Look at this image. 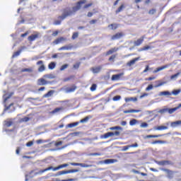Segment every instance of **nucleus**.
<instances>
[{
    "mask_svg": "<svg viewBox=\"0 0 181 181\" xmlns=\"http://www.w3.org/2000/svg\"><path fill=\"white\" fill-rule=\"evenodd\" d=\"M124 101L126 103H129L130 101H138L137 98H125Z\"/></svg>",
    "mask_w": 181,
    "mask_h": 181,
    "instance_id": "nucleus-31",
    "label": "nucleus"
},
{
    "mask_svg": "<svg viewBox=\"0 0 181 181\" xmlns=\"http://www.w3.org/2000/svg\"><path fill=\"white\" fill-rule=\"evenodd\" d=\"M115 162H117V160H115V159H107V160H105V163H106L107 165H108L110 163H115Z\"/></svg>",
    "mask_w": 181,
    "mask_h": 181,
    "instance_id": "nucleus-34",
    "label": "nucleus"
},
{
    "mask_svg": "<svg viewBox=\"0 0 181 181\" xmlns=\"http://www.w3.org/2000/svg\"><path fill=\"white\" fill-rule=\"evenodd\" d=\"M88 119H90V117H88V116L86 117L85 118L81 119L79 122V124H84V122H88Z\"/></svg>",
    "mask_w": 181,
    "mask_h": 181,
    "instance_id": "nucleus-35",
    "label": "nucleus"
},
{
    "mask_svg": "<svg viewBox=\"0 0 181 181\" xmlns=\"http://www.w3.org/2000/svg\"><path fill=\"white\" fill-rule=\"evenodd\" d=\"M40 37V33H36L35 34H33L28 37V42H35L36 39H39Z\"/></svg>",
    "mask_w": 181,
    "mask_h": 181,
    "instance_id": "nucleus-6",
    "label": "nucleus"
},
{
    "mask_svg": "<svg viewBox=\"0 0 181 181\" xmlns=\"http://www.w3.org/2000/svg\"><path fill=\"white\" fill-rule=\"evenodd\" d=\"M131 112H141V110H124V114H129Z\"/></svg>",
    "mask_w": 181,
    "mask_h": 181,
    "instance_id": "nucleus-29",
    "label": "nucleus"
},
{
    "mask_svg": "<svg viewBox=\"0 0 181 181\" xmlns=\"http://www.w3.org/2000/svg\"><path fill=\"white\" fill-rule=\"evenodd\" d=\"M136 124H138V120L136 119H132L129 122V125H131V127H134V125H136Z\"/></svg>",
    "mask_w": 181,
    "mask_h": 181,
    "instance_id": "nucleus-33",
    "label": "nucleus"
},
{
    "mask_svg": "<svg viewBox=\"0 0 181 181\" xmlns=\"http://www.w3.org/2000/svg\"><path fill=\"white\" fill-rule=\"evenodd\" d=\"M124 36V33H117L111 37L112 40H118V39H121Z\"/></svg>",
    "mask_w": 181,
    "mask_h": 181,
    "instance_id": "nucleus-11",
    "label": "nucleus"
},
{
    "mask_svg": "<svg viewBox=\"0 0 181 181\" xmlns=\"http://www.w3.org/2000/svg\"><path fill=\"white\" fill-rule=\"evenodd\" d=\"M144 39H145V37H141L139 38L137 40L134 41V46H136V47L141 46V45L142 43H144Z\"/></svg>",
    "mask_w": 181,
    "mask_h": 181,
    "instance_id": "nucleus-15",
    "label": "nucleus"
},
{
    "mask_svg": "<svg viewBox=\"0 0 181 181\" xmlns=\"http://www.w3.org/2000/svg\"><path fill=\"white\" fill-rule=\"evenodd\" d=\"M139 60H141V57H136V58L130 60L129 62H128L127 63V66L128 67H131L132 66H134V64H135L136 63V62H139Z\"/></svg>",
    "mask_w": 181,
    "mask_h": 181,
    "instance_id": "nucleus-10",
    "label": "nucleus"
},
{
    "mask_svg": "<svg viewBox=\"0 0 181 181\" xmlns=\"http://www.w3.org/2000/svg\"><path fill=\"white\" fill-rule=\"evenodd\" d=\"M108 28H110L112 30H115V29H118V24H110L108 25Z\"/></svg>",
    "mask_w": 181,
    "mask_h": 181,
    "instance_id": "nucleus-32",
    "label": "nucleus"
},
{
    "mask_svg": "<svg viewBox=\"0 0 181 181\" xmlns=\"http://www.w3.org/2000/svg\"><path fill=\"white\" fill-rule=\"evenodd\" d=\"M54 93V90H49L45 95V97H51V95H53V93Z\"/></svg>",
    "mask_w": 181,
    "mask_h": 181,
    "instance_id": "nucleus-41",
    "label": "nucleus"
},
{
    "mask_svg": "<svg viewBox=\"0 0 181 181\" xmlns=\"http://www.w3.org/2000/svg\"><path fill=\"white\" fill-rule=\"evenodd\" d=\"M148 125V123H146V122H142V123L141 124L140 127H141V128H147Z\"/></svg>",
    "mask_w": 181,
    "mask_h": 181,
    "instance_id": "nucleus-54",
    "label": "nucleus"
},
{
    "mask_svg": "<svg viewBox=\"0 0 181 181\" xmlns=\"http://www.w3.org/2000/svg\"><path fill=\"white\" fill-rule=\"evenodd\" d=\"M160 95H172V93L169 91L160 92Z\"/></svg>",
    "mask_w": 181,
    "mask_h": 181,
    "instance_id": "nucleus-40",
    "label": "nucleus"
},
{
    "mask_svg": "<svg viewBox=\"0 0 181 181\" xmlns=\"http://www.w3.org/2000/svg\"><path fill=\"white\" fill-rule=\"evenodd\" d=\"M13 122H12L11 120L4 121L5 127H11V125H13Z\"/></svg>",
    "mask_w": 181,
    "mask_h": 181,
    "instance_id": "nucleus-30",
    "label": "nucleus"
},
{
    "mask_svg": "<svg viewBox=\"0 0 181 181\" xmlns=\"http://www.w3.org/2000/svg\"><path fill=\"white\" fill-rule=\"evenodd\" d=\"M29 119H30V118L25 117L22 119V121H23V122H28V121H29Z\"/></svg>",
    "mask_w": 181,
    "mask_h": 181,
    "instance_id": "nucleus-59",
    "label": "nucleus"
},
{
    "mask_svg": "<svg viewBox=\"0 0 181 181\" xmlns=\"http://www.w3.org/2000/svg\"><path fill=\"white\" fill-rule=\"evenodd\" d=\"M157 163L160 166H166V165H172V162L170 160H160L158 161Z\"/></svg>",
    "mask_w": 181,
    "mask_h": 181,
    "instance_id": "nucleus-16",
    "label": "nucleus"
},
{
    "mask_svg": "<svg viewBox=\"0 0 181 181\" xmlns=\"http://www.w3.org/2000/svg\"><path fill=\"white\" fill-rule=\"evenodd\" d=\"M21 52H22V49L14 52L13 54V57H17V56H19V54H21Z\"/></svg>",
    "mask_w": 181,
    "mask_h": 181,
    "instance_id": "nucleus-48",
    "label": "nucleus"
},
{
    "mask_svg": "<svg viewBox=\"0 0 181 181\" xmlns=\"http://www.w3.org/2000/svg\"><path fill=\"white\" fill-rule=\"evenodd\" d=\"M114 135H116V136H118L119 135V132L116 131L115 132H107L103 134V138H104V139H107V138H110V136H114Z\"/></svg>",
    "mask_w": 181,
    "mask_h": 181,
    "instance_id": "nucleus-5",
    "label": "nucleus"
},
{
    "mask_svg": "<svg viewBox=\"0 0 181 181\" xmlns=\"http://www.w3.org/2000/svg\"><path fill=\"white\" fill-rule=\"evenodd\" d=\"M156 144H160V145H162L163 144H166V141H162V140H155V141L151 142V145H156Z\"/></svg>",
    "mask_w": 181,
    "mask_h": 181,
    "instance_id": "nucleus-26",
    "label": "nucleus"
},
{
    "mask_svg": "<svg viewBox=\"0 0 181 181\" xmlns=\"http://www.w3.org/2000/svg\"><path fill=\"white\" fill-rule=\"evenodd\" d=\"M97 22V20L95 19H93V20H91L89 23L90 25H94V23H95Z\"/></svg>",
    "mask_w": 181,
    "mask_h": 181,
    "instance_id": "nucleus-62",
    "label": "nucleus"
},
{
    "mask_svg": "<svg viewBox=\"0 0 181 181\" xmlns=\"http://www.w3.org/2000/svg\"><path fill=\"white\" fill-rule=\"evenodd\" d=\"M156 13V10L155 8H151L148 11L149 15H155Z\"/></svg>",
    "mask_w": 181,
    "mask_h": 181,
    "instance_id": "nucleus-44",
    "label": "nucleus"
},
{
    "mask_svg": "<svg viewBox=\"0 0 181 181\" xmlns=\"http://www.w3.org/2000/svg\"><path fill=\"white\" fill-rule=\"evenodd\" d=\"M125 9V5L124 4H121L119 7L115 11V13L118 14L119 12H122Z\"/></svg>",
    "mask_w": 181,
    "mask_h": 181,
    "instance_id": "nucleus-25",
    "label": "nucleus"
},
{
    "mask_svg": "<svg viewBox=\"0 0 181 181\" xmlns=\"http://www.w3.org/2000/svg\"><path fill=\"white\" fill-rule=\"evenodd\" d=\"M33 145V141H29L26 144V146H32Z\"/></svg>",
    "mask_w": 181,
    "mask_h": 181,
    "instance_id": "nucleus-63",
    "label": "nucleus"
},
{
    "mask_svg": "<svg viewBox=\"0 0 181 181\" xmlns=\"http://www.w3.org/2000/svg\"><path fill=\"white\" fill-rule=\"evenodd\" d=\"M79 124L80 122H78L70 123L66 125V128H74V127H77V125H78Z\"/></svg>",
    "mask_w": 181,
    "mask_h": 181,
    "instance_id": "nucleus-28",
    "label": "nucleus"
},
{
    "mask_svg": "<svg viewBox=\"0 0 181 181\" xmlns=\"http://www.w3.org/2000/svg\"><path fill=\"white\" fill-rule=\"evenodd\" d=\"M160 136H163V134H156V135L149 134V135L146 136L145 138H146V139H149V138H160Z\"/></svg>",
    "mask_w": 181,
    "mask_h": 181,
    "instance_id": "nucleus-27",
    "label": "nucleus"
},
{
    "mask_svg": "<svg viewBox=\"0 0 181 181\" xmlns=\"http://www.w3.org/2000/svg\"><path fill=\"white\" fill-rule=\"evenodd\" d=\"M155 78H156V77L151 76V77H148V78H146V81H152V80H155Z\"/></svg>",
    "mask_w": 181,
    "mask_h": 181,
    "instance_id": "nucleus-57",
    "label": "nucleus"
},
{
    "mask_svg": "<svg viewBox=\"0 0 181 181\" xmlns=\"http://www.w3.org/2000/svg\"><path fill=\"white\" fill-rule=\"evenodd\" d=\"M102 69H103L102 66H97V67L92 68L91 70L93 73H94V74H97L101 71Z\"/></svg>",
    "mask_w": 181,
    "mask_h": 181,
    "instance_id": "nucleus-19",
    "label": "nucleus"
},
{
    "mask_svg": "<svg viewBox=\"0 0 181 181\" xmlns=\"http://www.w3.org/2000/svg\"><path fill=\"white\" fill-rule=\"evenodd\" d=\"M180 107H181V103L179 104L178 107H173V108L168 109V112L169 114H173V112H175V111H177Z\"/></svg>",
    "mask_w": 181,
    "mask_h": 181,
    "instance_id": "nucleus-20",
    "label": "nucleus"
},
{
    "mask_svg": "<svg viewBox=\"0 0 181 181\" xmlns=\"http://www.w3.org/2000/svg\"><path fill=\"white\" fill-rule=\"evenodd\" d=\"M115 52H118V48H112L106 52V56H110V54H112V53H115Z\"/></svg>",
    "mask_w": 181,
    "mask_h": 181,
    "instance_id": "nucleus-24",
    "label": "nucleus"
},
{
    "mask_svg": "<svg viewBox=\"0 0 181 181\" xmlns=\"http://www.w3.org/2000/svg\"><path fill=\"white\" fill-rule=\"evenodd\" d=\"M169 67V65H164L160 67L156 68L153 73L156 74L158 73V71H161V70H165V69H168Z\"/></svg>",
    "mask_w": 181,
    "mask_h": 181,
    "instance_id": "nucleus-18",
    "label": "nucleus"
},
{
    "mask_svg": "<svg viewBox=\"0 0 181 181\" xmlns=\"http://www.w3.org/2000/svg\"><path fill=\"white\" fill-rule=\"evenodd\" d=\"M87 2L86 0H80L76 3V6L72 8V10L70 8H66L63 10V13L62 16L58 17V19L54 22V25H61L62 21H64L66 18H69V16H72L74 15L76 12L80 11L81 9V6Z\"/></svg>",
    "mask_w": 181,
    "mask_h": 181,
    "instance_id": "nucleus-1",
    "label": "nucleus"
},
{
    "mask_svg": "<svg viewBox=\"0 0 181 181\" xmlns=\"http://www.w3.org/2000/svg\"><path fill=\"white\" fill-rule=\"evenodd\" d=\"M160 170L163 172H165L167 173V177L168 179H172L175 175V171L169 170L168 168H160Z\"/></svg>",
    "mask_w": 181,
    "mask_h": 181,
    "instance_id": "nucleus-3",
    "label": "nucleus"
},
{
    "mask_svg": "<svg viewBox=\"0 0 181 181\" xmlns=\"http://www.w3.org/2000/svg\"><path fill=\"white\" fill-rule=\"evenodd\" d=\"M71 165V166H81V168H88V165L86 163H64L59 165L57 167L53 168L52 166L48 167L44 170H41L39 171V173L42 175V173H45V172H47L48 170H53L54 172H56V170H59V169H63L64 168H67Z\"/></svg>",
    "mask_w": 181,
    "mask_h": 181,
    "instance_id": "nucleus-2",
    "label": "nucleus"
},
{
    "mask_svg": "<svg viewBox=\"0 0 181 181\" xmlns=\"http://www.w3.org/2000/svg\"><path fill=\"white\" fill-rule=\"evenodd\" d=\"M90 6H93V3H89L83 6V9H88Z\"/></svg>",
    "mask_w": 181,
    "mask_h": 181,
    "instance_id": "nucleus-50",
    "label": "nucleus"
},
{
    "mask_svg": "<svg viewBox=\"0 0 181 181\" xmlns=\"http://www.w3.org/2000/svg\"><path fill=\"white\" fill-rule=\"evenodd\" d=\"M8 110H10L8 112H13V111L15 110V107H13V103H11L8 106H7L5 108L6 111H8Z\"/></svg>",
    "mask_w": 181,
    "mask_h": 181,
    "instance_id": "nucleus-22",
    "label": "nucleus"
},
{
    "mask_svg": "<svg viewBox=\"0 0 181 181\" xmlns=\"http://www.w3.org/2000/svg\"><path fill=\"white\" fill-rule=\"evenodd\" d=\"M37 66H40L38 68V71H40V73H42V71H45V70H46L43 61H38L37 62Z\"/></svg>",
    "mask_w": 181,
    "mask_h": 181,
    "instance_id": "nucleus-9",
    "label": "nucleus"
},
{
    "mask_svg": "<svg viewBox=\"0 0 181 181\" xmlns=\"http://www.w3.org/2000/svg\"><path fill=\"white\" fill-rule=\"evenodd\" d=\"M180 125H181V120H177V121H175V122H173L170 124V126L173 128H176V127H179Z\"/></svg>",
    "mask_w": 181,
    "mask_h": 181,
    "instance_id": "nucleus-23",
    "label": "nucleus"
},
{
    "mask_svg": "<svg viewBox=\"0 0 181 181\" xmlns=\"http://www.w3.org/2000/svg\"><path fill=\"white\" fill-rule=\"evenodd\" d=\"M157 131H162V129H168V127L166 126H158L155 128Z\"/></svg>",
    "mask_w": 181,
    "mask_h": 181,
    "instance_id": "nucleus-38",
    "label": "nucleus"
},
{
    "mask_svg": "<svg viewBox=\"0 0 181 181\" xmlns=\"http://www.w3.org/2000/svg\"><path fill=\"white\" fill-rule=\"evenodd\" d=\"M72 49H73V45H69L59 47L58 50L60 52L62 50H71Z\"/></svg>",
    "mask_w": 181,
    "mask_h": 181,
    "instance_id": "nucleus-17",
    "label": "nucleus"
},
{
    "mask_svg": "<svg viewBox=\"0 0 181 181\" xmlns=\"http://www.w3.org/2000/svg\"><path fill=\"white\" fill-rule=\"evenodd\" d=\"M115 57H117L116 54L112 55L109 58V62H114V60H115Z\"/></svg>",
    "mask_w": 181,
    "mask_h": 181,
    "instance_id": "nucleus-52",
    "label": "nucleus"
},
{
    "mask_svg": "<svg viewBox=\"0 0 181 181\" xmlns=\"http://www.w3.org/2000/svg\"><path fill=\"white\" fill-rule=\"evenodd\" d=\"M77 90V86L76 85H72L71 87H68L65 89L66 93H74Z\"/></svg>",
    "mask_w": 181,
    "mask_h": 181,
    "instance_id": "nucleus-13",
    "label": "nucleus"
},
{
    "mask_svg": "<svg viewBox=\"0 0 181 181\" xmlns=\"http://www.w3.org/2000/svg\"><path fill=\"white\" fill-rule=\"evenodd\" d=\"M180 75V72H177V74L172 75L170 76V78H171V80H173V78H176V77H177Z\"/></svg>",
    "mask_w": 181,
    "mask_h": 181,
    "instance_id": "nucleus-51",
    "label": "nucleus"
},
{
    "mask_svg": "<svg viewBox=\"0 0 181 181\" xmlns=\"http://www.w3.org/2000/svg\"><path fill=\"white\" fill-rule=\"evenodd\" d=\"M181 90L180 89H177V90H174L171 92V94H173V95H178L179 94H180Z\"/></svg>",
    "mask_w": 181,
    "mask_h": 181,
    "instance_id": "nucleus-37",
    "label": "nucleus"
},
{
    "mask_svg": "<svg viewBox=\"0 0 181 181\" xmlns=\"http://www.w3.org/2000/svg\"><path fill=\"white\" fill-rule=\"evenodd\" d=\"M122 76H124V72L114 74L112 76L111 80L112 81H118L122 77Z\"/></svg>",
    "mask_w": 181,
    "mask_h": 181,
    "instance_id": "nucleus-8",
    "label": "nucleus"
},
{
    "mask_svg": "<svg viewBox=\"0 0 181 181\" xmlns=\"http://www.w3.org/2000/svg\"><path fill=\"white\" fill-rule=\"evenodd\" d=\"M166 82H161L160 81H158V83L157 85L155 86L156 88H158V87H160L162 86H163V84H165Z\"/></svg>",
    "mask_w": 181,
    "mask_h": 181,
    "instance_id": "nucleus-45",
    "label": "nucleus"
},
{
    "mask_svg": "<svg viewBox=\"0 0 181 181\" xmlns=\"http://www.w3.org/2000/svg\"><path fill=\"white\" fill-rule=\"evenodd\" d=\"M28 35H29V31H27L25 33L21 34V37H25L28 36Z\"/></svg>",
    "mask_w": 181,
    "mask_h": 181,
    "instance_id": "nucleus-60",
    "label": "nucleus"
},
{
    "mask_svg": "<svg viewBox=\"0 0 181 181\" xmlns=\"http://www.w3.org/2000/svg\"><path fill=\"white\" fill-rule=\"evenodd\" d=\"M110 131H114V129H121V127L119 126H116V127H112L110 128Z\"/></svg>",
    "mask_w": 181,
    "mask_h": 181,
    "instance_id": "nucleus-55",
    "label": "nucleus"
},
{
    "mask_svg": "<svg viewBox=\"0 0 181 181\" xmlns=\"http://www.w3.org/2000/svg\"><path fill=\"white\" fill-rule=\"evenodd\" d=\"M78 172V170L77 169H72V170H62L59 171L58 173V175L61 176L62 175H67L68 173H77Z\"/></svg>",
    "mask_w": 181,
    "mask_h": 181,
    "instance_id": "nucleus-7",
    "label": "nucleus"
},
{
    "mask_svg": "<svg viewBox=\"0 0 181 181\" xmlns=\"http://www.w3.org/2000/svg\"><path fill=\"white\" fill-rule=\"evenodd\" d=\"M77 37H78V32L74 33L72 35L71 39L74 40V39H77Z\"/></svg>",
    "mask_w": 181,
    "mask_h": 181,
    "instance_id": "nucleus-43",
    "label": "nucleus"
},
{
    "mask_svg": "<svg viewBox=\"0 0 181 181\" xmlns=\"http://www.w3.org/2000/svg\"><path fill=\"white\" fill-rule=\"evenodd\" d=\"M37 86H46V84H49V81H46L43 78H41L37 80Z\"/></svg>",
    "mask_w": 181,
    "mask_h": 181,
    "instance_id": "nucleus-12",
    "label": "nucleus"
},
{
    "mask_svg": "<svg viewBox=\"0 0 181 181\" xmlns=\"http://www.w3.org/2000/svg\"><path fill=\"white\" fill-rule=\"evenodd\" d=\"M152 88H153V85H148V87L146 88V91H149L150 90H152Z\"/></svg>",
    "mask_w": 181,
    "mask_h": 181,
    "instance_id": "nucleus-56",
    "label": "nucleus"
},
{
    "mask_svg": "<svg viewBox=\"0 0 181 181\" xmlns=\"http://www.w3.org/2000/svg\"><path fill=\"white\" fill-rule=\"evenodd\" d=\"M149 49H151V46L147 45V46H145V47L141 48L140 49H139V52H144L145 50H149Z\"/></svg>",
    "mask_w": 181,
    "mask_h": 181,
    "instance_id": "nucleus-39",
    "label": "nucleus"
},
{
    "mask_svg": "<svg viewBox=\"0 0 181 181\" xmlns=\"http://www.w3.org/2000/svg\"><path fill=\"white\" fill-rule=\"evenodd\" d=\"M160 114H165V112H168V108L161 109L160 110Z\"/></svg>",
    "mask_w": 181,
    "mask_h": 181,
    "instance_id": "nucleus-58",
    "label": "nucleus"
},
{
    "mask_svg": "<svg viewBox=\"0 0 181 181\" xmlns=\"http://www.w3.org/2000/svg\"><path fill=\"white\" fill-rule=\"evenodd\" d=\"M21 73H33V68H24L21 70Z\"/></svg>",
    "mask_w": 181,
    "mask_h": 181,
    "instance_id": "nucleus-21",
    "label": "nucleus"
},
{
    "mask_svg": "<svg viewBox=\"0 0 181 181\" xmlns=\"http://www.w3.org/2000/svg\"><path fill=\"white\" fill-rule=\"evenodd\" d=\"M90 89V91H95V90H97V85L95 83H93Z\"/></svg>",
    "mask_w": 181,
    "mask_h": 181,
    "instance_id": "nucleus-47",
    "label": "nucleus"
},
{
    "mask_svg": "<svg viewBox=\"0 0 181 181\" xmlns=\"http://www.w3.org/2000/svg\"><path fill=\"white\" fill-rule=\"evenodd\" d=\"M112 100H113V101H119V100H121V96L116 95V96L113 97Z\"/></svg>",
    "mask_w": 181,
    "mask_h": 181,
    "instance_id": "nucleus-49",
    "label": "nucleus"
},
{
    "mask_svg": "<svg viewBox=\"0 0 181 181\" xmlns=\"http://www.w3.org/2000/svg\"><path fill=\"white\" fill-rule=\"evenodd\" d=\"M54 67H56V63L55 62H51L48 65V69H49V70H53V69H54Z\"/></svg>",
    "mask_w": 181,
    "mask_h": 181,
    "instance_id": "nucleus-36",
    "label": "nucleus"
},
{
    "mask_svg": "<svg viewBox=\"0 0 181 181\" xmlns=\"http://www.w3.org/2000/svg\"><path fill=\"white\" fill-rule=\"evenodd\" d=\"M62 110H63L62 107H57L54 110H52V113L56 114V112H59V111H62Z\"/></svg>",
    "mask_w": 181,
    "mask_h": 181,
    "instance_id": "nucleus-42",
    "label": "nucleus"
},
{
    "mask_svg": "<svg viewBox=\"0 0 181 181\" xmlns=\"http://www.w3.org/2000/svg\"><path fill=\"white\" fill-rule=\"evenodd\" d=\"M59 35V31L56 30L52 33V36H57Z\"/></svg>",
    "mask_w": 181,
    "mask_h": 181,
    "instance_id": "nucleus-64",
    "label": "nucleus"
},
{
    "mask_svg": "<svg viewBox=\"0 0 181 181\" xmlns=\"http://www.w3.org/2000/svg\"><path fill=\"white\" fill-rule=\"evenodd\" d=\"M69 67V64H65L64 65H62L60 68V71H63V70H66V69H67Z\"/></svg>",
    "mask_w": 181,
    "mask_h": 181,
    "instance_id": "nucleus-46",
    "label": "nucleus"
},
{
    "mask_svg": "<svg viewBox=\"0 0 181 181\" xmlns=\"http://www.w3.org/2000/svg\"><path fill=\"white\" fill-rule=\"evenodd\" d=\"M129 148H138V143H134V144H132V145L124 146H123L122 151H128Z\"/></svg>",
    "mask_w": 181,
    "mask_h": 181,
    "instance_id": "nucleus-14",
    "label": "nucleus"
},
{
    "mask_svg": "<svg viewBox=\"0 0 181 181\" xmlns=\"http://www.w3.org/2000/svg\"><path fill=\"white\" fill-rule=\"evenodd\" d=\"M67 41V38L64 37H59L55 39L52 43L53 45H60V43H64V42Z\"/></svg>",
    "mask_w": 181,
    "mask_h": 181,
    "instance_id": "nucleus-4",
    "label": "nucleus"
},
{
    "mask_svg": "<svg viewBox=\"0 0 181 181\" xmlns=\"http://www.w3.org/2000/svg\"><path fill=\"white\" fill-rule=\"evenodd\" d=\"M80 64H81L80 62H78V63L74 64V66H73L74 69H75V70H77V69H78L80 67Z\"/></svg>",
    "mask_w": 181,
    "mask_h": 181,
    "instance_id": "nucleus-53",
    "label": "nucleus"
},
{
    "mask_svg": "<svg viewBox=\"0 0 181 181\" xmlns=\"http://www.w3.org/2000/svg\"><path fill=\"white\" fill-rule=\"evenodd\" d=\"M149 70V65H146L145 69L143 71V73H146Z\"/></svg>",
    "mask_w": 181,
    "mask_h": 181,
    "instance_id": "nucleus-61",
    "label": "nucleus"
}]
</instances>
